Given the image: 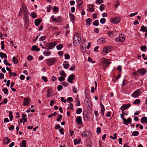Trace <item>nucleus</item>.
<instances>
[{
  "instance_id": "nucleus-25",
  "label": "nucleus",
  "mask_w": 147,
  "mask_h": 147,
  "mask_svg": "<svg viewBox=\"0 0 147 147\" xmlns=\"http://www.w3.org/2000/svg\"><path fill=\"white\" fill-rule=\"evenodd\" d=\"M30 16L33 18H35L36 17L37 15L35 12H32L31 13L30 15Z\"/></svg>"
},
{
  "instance_id": "nucleus-4",
  "label": "nucleus",
  "mask_w": 147,
  "mask_h": 147,
  "mask_svg": "<svg viewBox=\"0 0 147 147\" xmlns=\"http://www.w3.org/2000/svg\"><path fill=\"white\" fill-rule=\"evenodd\" d=\"M47 64L48 65L50 66L53 65L55 63L56 59L54 58H51L47 59Z\"/></svg>"
},
{
  "instance_id": "nucleus-56",
  "label": "nucleus",
  "mask_w": 147,
  "mask_h": 147,
  "mask_svg": "<svg viewBox=\"0 0 147 147\" xmlns=\"http://www.w3.org/2000/svg\"><path fill=\"white\" fill-rule=\"evenodd\" d=\"M73 92L74 93H76L77 92L78 90L74 86H73Z\"/></svg>"
},
{
  "instance_id": "nucleus-28",
  "label": "nucleus",
  "mask_w": 147,
  "mask_h": 147,
  "mask_svg": "<svg viewBox=\"0 0 147 147\" xmlns=\"http://www.w3.org/2000/svg\"><path fill=\"white\" fill-rule=\"evenodd\" d=\"M89 134V131H86L84 132L82 134V136L84 137H87L88 134Z\"/></svg>"
},
{
  "instance_id": "nucleus-1",
  "label": "nucleus",
  "mask_w": 147,
  "mask_h": 147,
  "mask_svg": "<svg viewBox=\"0 0 147 147\" xmlns=\"http://www.w3.org/2000/svg\"><path fill=\"white\" fill-rule=\"evenodd\" d=\"M81 40L80 35L78 33H76L73 37L74 45L77 47L80 45Z\"/></svg>"
},
{
  "instance_id": "nucleus-30",
  "label": "nucleus",
  "mask_w": 147,
  "mask_h": 147,
  "mask_svg": "<svg viewBox=\"0 0 147 147\" xmlns=\"http://www.w3.org/2000/svg\"><path fill=\"white\" fill-rule=\"evenodd\" d=\"M52 20L55 22L59 23L61 22V21L60 19H58L57 18H53Z\"/></svg>"
},
{
  "instance_id": "nucleus-27",
  "label": "nucleus",
  "mask_w": 147,
  "mask_h": 147,
  "mask_svg": "<svg viewBox=\"0 0 147 147\" xmlns=\"http://www.w3.org/2000/svg\"><path fill=\"white\" fill-rule=\"evenodd\" d=\"M2 90L5 94H8V90L6 88H3L2 89Z\"/></svg>"
},
{
  "instance_id": "nucleus-9",
  "label": "nucleus",
  "mask_w": 147,
  "mask_h": 147,
  "mask_svg": "<svg viewBox=\"0 0 147 147\" xmlns=\"http://www.w3.org/2000/svg\"><path fill=\"white\" fill-rule=\"evenodd\" d=\"M95 5L94 4H90L88 6V9H87V10L90 11V12H94V6Z\"/></svg>"
},
{
  "instance_id": "nucleus-14",
  "label": "nucleus",
  "mask_w": 147,
  "mask_h": 147,
  "mask_svg": "<svg viewBox=\"0 0 147 147\" xmlns=\"http://www.w3.org/2000/svg\"><path fill=\"white\" fill-rule=\"evenodd\" d=\"M57 42H52L49 43V47L50 49H52L56 46Z\"/></svg>"
},
{
  "instance_id": "nucleus-41",
  "label": "nucleus",
  "mask_w": 147,
  "mask_h": 147,
  "mask_svg": "<svg viewBox=\"0 0 147 147\" xmlns=\"http://www.w3.org/2000/svg\"><path fill=\"white\" fill-rule=\"evenodd\" d=\"M12 113L11 111H10L9 113V117L10 118V120L11 121L12 120V118H13V116L12 115Z\"/></svg>"
},
{
  "instance_id": "nucleus-6",
  "label": "nucleus",
  "mask_w": 147,
  "mask_h": 147,
  "mask_svg": "<svg viewBox=\"0 0 147 147\" xmlns=\"http://www.w3.org/2000/svg\"><path fill=\"white\" fill-rule=\"evenodd\" d=\"M113 49V48L111 47H105L103 49V51L106 53H108L111 52Z\"/></svg>"
},
{
  "instance_id": "nucleus-29",
  "label": "nucleus",
  "mask_w": 147,
  "mask_h": 147,
  "mask_svg": "<svg viewBox=\"0 0 147 147\" xmlns=\"http://www.w3.org/2000/svg\"><path fill=\"white\" fill-rule=\"evenodd\" d=\"M86 144L87 145H88V147H92V142L90 140H88L86 142Z\"/></svg>"
},
{
  "instance_id": "nucleus-21",
  "label": "nucleus",
  "mask_w": 147,
  "mask_h": 147,
  "mask_svg": "<svg viewBox=\"0 0 147 147\" xmlns=\"http://www.w3.org/2000/svg\"><path fill=\"white\" fill-rule=\"evenodd\" d=\"M74 144L75 145H76L79 144L80 142L81 139L80 138H78V140L76 138L74 139Z\"/></svg>"
},
{
  "instance_id": "nucleus-35",
  "label": "nucleus",
  "mask_w": 147,
  "mask_h": 147,
  "mask_svg": "<svg viewBox=\"0 0 147 147\" xmlns=\"http://www.w3.org/2000/svg\"><path fill=\"white\" fill-rule=\"evenodd\" d=\"M51 52L49 51H44L43 53V54L46 56L49 55L51 54Z\"/></svg>"
},
{
  "instance_id": "nucleus-37",
  "label": "nucleus",
  "mask_w": 147,
  "mask_h": 147,
  "mask_svg": "<svg viewBox=\"0 0 147 147\" xmlns=\"http://www.w3.org/2000/svg\"><path fill=\"white\" fill-rule=\"evenodd\" d=\"M60 75L63 76L64 77H66L65 74V73L64 71L63 70H61L59 73Z\"/></svg>"
},
{
  "instance_id": "nucleus-18",
  "label": "nucleus",
  "mask_w": 147,
  "mask_h": 147,
  "mask_svg": "<svg viewBox=\"0 0 147 147\" xmlns=\"http://www.w3.org/2000/svg\"><path fill=\"white\" fill-rule=\"evenodd\" d=\"M85 43L84 41H83L82 43L80 45L81 46V49L83 52H84L86 51V46H84L83 45Z\"/></svg>"
},
{
  "instance_id": "nucleus-31",
  "label": "nucleus",
  "mask_w": 147,
  "mask_h": 147,
  "mask_svg": "<svg viewBox=\"0 0 147 147\" xmlns=\"http://www.w3.org/2000/svg\"><path fill=\"white\" fill-rule=\"evenodd\" d=\"M76 1L77 2L78 5L80 7L82 3V0H76Z\"/></svg>"
},
{
  "instance_id": "nucleus-19",
  "label": "nucleus",
  "mask_w": 147,
  "mask_h": 147,
  "mask_svg": "<svg viewBox=\"0 0 147 147\" xmlns=\"http://www.w3.org/2000/svg\"><path fill=\"white\" fill-rule=\"evenodd\" d=\"M63 65L64 68L67 69L69 67V64L67 62L65 61L64 62Z\"/></svg>"
},
{
  "instance_id": "nucleus-43",
  "label": "nucleus",
  "mask_w": 147,
  "mask_h": 147,
  "mask_svg": "<svg viewBox=\"0 0 147 147\" xmlns=\"http://www.w3.org/2000/svg\"><path fill=\"white\" fill-rule=\"evenodd\" d=\"M45 49L47 50H50L49 47V43H47L45 45Z\"/></svg>"
},
{
  "instance_id": "nucleus-8",
  "label": "nucleus",
  "mask_w": 147,
  "mask_h": 147,
  "mask_svg": "<svg viewBox=\"0 0 147 147\" xmlns=\"http://www.w3.org/2000/svg\"><path fill=\"white\" fill-rule=\"evenodd\" d=\"M75 78V75L72 74L69 76L67 78V81L68 82L72 83H73V80H74Z\"/></svg>"
},
{
  "instance_id": "nucleus-22",
  "label": "nucleus",
  "mask_w": 147,
  "mask_h": 147,
  "mask_svg": "<svg viewBox=\"0 0 147 147\" xmlns=\"http://www.w3.org/2000/svg\"><path fill=\"white\" fill-rule=\"evenodd\" d=\"M141 121L142 123H147V117H144L141 119Z\"/></svg>"
},
{
  "instance_id": "nucleus-61",
  "label": "nucleus",
  "mask_w": 147,
  "mask_h": 147,
  "mask_svg": "<svg viewBox=\"0 0 147 147\" xmlns=\"http://www.w3.org/2000/svg\"><path fill=\"white\" fill-rule=\"evenodd\" d=\"M64 129L63 128H62L60 129H59V131L60 133L62 135H63L64 134V132H63Z\"/></svg>"
},
{
  "instance_id": "nucleus-10",
  "label": "nucleus",
  "mask_w": 147,
  "mask_h": 147,
  "mask_svg": "<svg viewBox=\"0 0 147 147\" xmlns=\"http://www.w3.org/2000/svg\"><path fill=\"white\" fill-rule=\"evenodd\" d=\"M121 18L119 17H116L113 18L111 20V22L113 24L117 23L119 22Z\"/></svg>"
},
{
  "instance_id": "nucleus-58",
  "label": "nucleus",
  "mask_w": 147,
  "mask_h": 147,
  "mask_svg": "<svg viewBox=\"0 0 147 147\" xmlns=\"http://www.w3.org/2000/svg\"><path fill=\"white\" fill-rule=\"evenodd\" d=\"M58 9H59L57 7L55 6L54 7L53 10L55 12H57L58 11Z\"/></svg>"
},
{
  "instance_id": "nucleus-20",
  "label": "nucleus",
  "mask_w": 147,
  "mask_h": 147,
  "mask_svg": "<svg viewBox=\"0 0 147 147\" xmlns=\"http://www.w3.org/2000/svg\"><path fill=\"white\" fill-rule=\"evenodd\" d=\"M86 25L89 26H90V24H91L92 23V20L90 18H88V19L86 21Z\"/></svg>"
},
{
  "instance_id": "nucleus-24",
  "label": "nucleus",
  "mask_w": 147,
  "mask_h": 147,
  "mask_svg": "<svg viewBox=\"0 0 147 147\" xmlns=\"http://www.w3.org/2000/svg\"><path fill=\"white\" fill-rule=\"evenodd\" d=\"M98 42H99L100 43H104L105 42V38H100L98 40Z\"/></svg>"
},
{
  "instance_id": "nucleus-2",
  "label": "nucleus",
  "mask_w": 147,
  "mask_h": 147,
  "mask_svg": "<svg viewBox=\"0 0 147 147\" xmlns=\"http://www.w3.org/2000/svg\"><path fill=\"white\" fill-rule=\"evenodd\" d=\"M20 9L24 15L25 19H27L28 15V11L27 10V7L24 4H22V7Z\"/></svg>"
},
{
  "instance_id": "nucleus-47",
  "label": "nucleus",
  "mask_w": 147,
  "mask_h": 147,
  "mask_svg": "<svg viewBox=\"0 0 147 147\" xmlns=\"http://www.w3.org/2000/svg\"><path fill=\"white\" fill-rule=\"evenodd\" d=\"M69 16L71 20V21H74V15L70 13L69 15Z\"/></svg>"
},
{
  "instance_id": "nucleus-60",
  "label": "nucleus",
  "mask_w": 147,
  "mask_h": 147,
  "mask_svg": "<svg viewBox=\"0 0 147 147\" xmlns=\"http://www.w3.org/2000/svg\"><path fill=\"white\" fill-rule=\"evenodd\" d=\"M67 100L69 102H71L73 101V98L71 97H69L67 98Z\"/></svg>"
},
{
  "instance_id": "nucleus-39",
  "label": "nucleus",
  "mask_w": 147,
  "mask_h": 147,
  "mask_svg": "<svg viewBox=\"0 0 147 147\" xmlns=\"http://www.w3.org/2000/svg\"><path fill=\"white\" fill-rule=\"evenodd\" d=\"M93 24L96 26H97L98 25L99 22L98 20L94 21L93 23Z\"/></svg>"
},
{
  "instance_id": "nucleus-7",
  "label": "nucleus",
  "mask_w": 147,
  "mask_h": 147,
  "mask_svg": "<svg viewBox=\"0 0 147 147\" xmlns=\"http://www.w3.org/2000/svg\"><path fill=\"white\" fill-rule=\"evenodd\" d=\"M85 103L87 107H90L92 105V102L90 99L87 97L84 100Z\"/></svg>"
},
{
  "instance_id": "nucleus-55",
  "label": "nucleus",
  "mask_w": 147,
  "mask_h": 147,
  "mask_svg": "<svg viewBox=\"0 0 147 147\" xmlns=\"http://www.w3.org/2000/svg\"><path fill=\"white\" fill-rule=\"evenodd\" d=\"M50 90L49 89L47 91V98H48L49 97H50L51 96H50Z\"/></svg>"
},
{
  "instance_id": "nucleus-45",
  "label": "nucleus",
  "mask_w": 147,
  "mask_h": 147,
  "mask_svg": "<svg viewBox=\"0 0 147 147\" xmlns=\"http://www.w3.org/2000/svg\"><path fill=\"white\" fill-rule=\"evenodd\" d=\"M69 106H70V107L67 108V109H70L72 110H73V104L72 103H70L68 105Z\"/></svg>"
},
{
  "instance_id": "nucleus-40",
  "label": "nucleus",
  "mask_w": 147,
  "mask_h": 147,
  "mask_svg": "<svg viewBox=\"0 0 147 147\" xmlns=\"http://www.w3.org/2000/svg\"><path fill=\"white\" fill-rule=\"evenodd\" d=\"M110 137L113 140L116 139L117 138V134L116 133H115L114 134V137H113L111 136H110Z\"/></svg>"
},
{
  "instance_id": "nucleus-5",
  "label": "nucleus",
  "mask_w": 147,
  "mask_h": 147,
  "mask_svg": "<svg viewBox=\"0 0 147 147\" xmlns=\"http://www.w3.org/2000/svg\"><path fill=\"white\" fill-rule=\"evenodd\" d=\"M101 62L103 64L107 65L111 63V62L110 61V59H107L105 58H103L102 59Z\"/></svg>"
},
{
  "instance_id": "nucleus-59",
  "label": "nucleus",
  "mask_w": 147,
  "mask_h": 147,
  "mask_svg": "<svg viewBox=\"0 0 147 147\" xmlns=\"http://www.w3.org/2000/svg\"><path fill=\"white\" fill-rule=\"evenodd\" d=\"M62 88L63 86L61 85H59L57 87V89L58 91H60Z\"/></svg>"
},
{
  "instance_id": "nucleus-46",
  "label": "nucleus",
  "mask_w": 147,
  "mask_h": 147,
  "mask_svg": "<svg viewBox=\"0 0 147 147\" xmlns=\"http://www.w3.org/2000/svg\"><path fill=\"white\" fill-rule=\"evenodd\" d=\"M46 38V37L45 36H41L39 38V40L40 41H42L45 40Z\"/></svg>"
},
{
  "instance_id": "nucleus-42",
  "label": "nucleus",
  "mask_w": 147,
  "mask_h": 147,
  "mask_svg": "<svg viewBox=\"0 0 147 147\" xmlns=\"http://www.w3.org/2000/svg\"><path fill=\"white\" fill-rule=\"evenodd\" d=\"M105 7V6L104 5V4H101L100 6L99 9L100 10L102 11L104 9V7Z\"/></svg>"
},
{
  "instance_id": "nucleus-49",
  "label": "nucleus",
  "mask_w": 147,
  "mask_h": 147,
  "mask_svg": "<svg viewBox=\"0 0 147 147\" xmlns=\"http://www.w3.org/2000/svg\"><path fill=\"white\" fill-rule=\"evenodd\" d=\"M83 116L84 120H87L88 119V117L87 116V115H85L84 114H83Z\"/></svg>"
},
{
  "instance_id": "nucleus-48",
  "label": "nucleus",
  "mask_w": 147,
  "mask_h": 147,
  "mask_svg": "<svg viewBox=\"0 0 147 147\" xmlns=\"http://www.w3.org/2000/svg\"><path fill=\"white\" fill-rule=\"evenodd\" d=\"M65 77L62 76L59 77L58 78V80L60 81H62L64 80L65 79Z\"/></svg>"
},
{
  "instance_id": "nucleus-13",
  "label": "nucleus",
  "mask_w": 147,
  "mask_h": 147,
  "mask_svg": "<svg viewBox=\"0 0 147 147\" xmlns=\"http://www.w3.org/2000/svg\"><path fill=\"white\" fill-rule=\"evenodd\" d=\"M3 143L7 144L10 142V140L8 137H6L3 140Z\"/></svg>"
},
{
  "instance_id": "nucleus-34",
  "label": "nucleus",
  "mask_w": 147,
  "mask_h": 147,
  "mask_svg": "<svg viewBox=\"0 0 147 147\" xmlns=\"http://www.w3.org/2000/svg\"><path fill=\"white\" fill-rule=\"evenodd\" d=\"M63 47V45L62 44H59L56 46V48L58 50H60Z\"/></svg>"
},
{
  "instance_id": "nucleus-11",
  "label": "nucleus",
  "mask_w": 147,
  "mask_h": 147,
  "mask_svg": "<svg viewBox=\"0 0 147 147\" xmlns=\"http://www.w3.org/2000/svg\"><path fill=\"white\" fill-rule=\"evenodd\" d=\"M30 100V99L29 98H24V102L23 104V105L25 106H27L29 105Z\"/></svg>"
},
{
  "instance_id": "nucleus-44",
  "label": "nucleus",
  "mask_w": 147,
  "mask_h": 147,
  "mask_svg": "<svg viewBox=\"0 0 147 147\" xmlns=\"http://www.w3.org/2000/svg\"><path fill=\"white\" fill-rule=\"evenodd\" d=\"M106 22V19L104 18H101L100 20V22L102 24H104Z\"/></svg>"
},
{
  "instance_id": "nucleus-36",
  "label": "nucleus",
  "mask_w": 147,
  "mask_h": 147,
  "mask_svg": "<svg viewBox=\"0 0 147 147\" xmlns=\"http://www.w3.org/2000/svg\"><path fill=\"white\" fill-rule=\"evenodd\" d=\"M138 134L139 132L137 131H134L132 134V135L133 136H136L138 135Z\"/></svg>"
},
{
  "instance_id": "nucleus-3",
  "label": "nucleus",
  "mask_w": 147,
  "mask_h": 147,
  "mask_svg": "<svg viewBox=\"0 0 147 147\" xmlns=\"http://www.w3.org/2000/svg\"><path fill=\"white\" fill-rule=\"evenodd\" d=\"M141 94V92L139 89L136 90L135 92L131 94V96L134 98H137Z\"/></svg>"
},
{
  "instance_id": "nucleus-33",
  "label": "nucleus",
  "mask_w": 147,
  "mask_h": 147,
  "mask_svg": "<svg viewBox=\"0 0 147 147\" xmlns=\"http://www.w3.org/2000/svg\"><path fill=\"white\" fill-rule=\"evenodd\" d=\"M146 27H145L144 26H142L141 27L140 30L141 31L145 32L146 31Z\"/></svg>"
},
{
  "instance_id": "nucleus-12",
  "label": "nucleus",
  "mask_w": 147,
  "mask_h": 147,
  "mask_svg": "<svg viewBox=\"0 0 147 147\" xmlns=\"http://www.w3.org/2000/svg\"><path fill=\"white\" fill-rule=\"evenodd\" d=\"M138 71L140 75L145 74L147 72L146 70L143 68L138 69Z\"/></svg>"
},
{
  "instance_id": "nucleus-23",
  "label": "nucleus",
  "mask_w": 147,
  "mask_h": 147,
  "mask_svg": "<svg viewBox=\"0 0 147 147\" xmlns=\"http://www.w3.org/2000/svg\"><path fill=\"white\" fill-rule=\"evenodd\" d=\"M119 37L120 38V41L121 42L124 41L125 40V38L124 37V35L123 34H121L119 35Z\"/></svg>"
},
{
  "instance_id": "nucleus-50",
  "label": "nucleus",
  "mask_w": 147,
  "mask_h": 147,
  "mask_svg": "<svg viewBox=\"0 0 147 147\" xmlns=\"http://www.w3.org/2000/svg\"><path fill=\"white\" fill-rule=\"evenodd\" d=\"M57 114V113L56 112H54L53 113H51L49 115H48V117L49 118H50L53 116H55Z\"/></svg>"
},
{
  "instance_id": "nucleus-57",
  "label": "nucleus",
  "mask_w": 147,
  "mask_h": 147,
  "mask_svg": "<svg viewBox=\"0 0 147 147\" xmlns=\"http://www.w3.org/2000/svg\"><path fill=\"white\" fill-rule=\"evenodd\" d=\"M22 147L26 146V141L25 140L22 141Z\"/></svg>"
},
{
  "instance_id": "nucleus-38",
  "label": "nucleus",
  "mask_w": 147,
  "mask_h": 147,
  "mask_svg": "<svg viewBox=\"0 0 147 147\" xmlns=\"http://www.w3.org/2000/svg\"><path fill=\"white\" fill-rule=\"evenodd\" d=\"M82 109L81 108H78L76 111V113L78 114H80L82 112Z\"/></svg>"
},
{
  "instance_id": "nucleus-64",
  "label": "nucleus",
  "mask_w": 147,
  "mask_h": 147,
  "mask_svg": "<svg viewBox=\"0 0 147 147\" xmlns=\"http://www.w3.org/2000/svg\"><path fill=\"white\" fill-rule=\"evenodd\" d=\"M43 80L45 82H46L47 81V77L45 76H43L42 77Z\"/></svg>"
},
{
  "instance_id": "nucleus-52",
  "label": "nucleus",
  "mask_w": 147,
  "mask_h": 147,
  "mask_svg": "<svg viewBox=\"0 0 147 147\" xmlns=\"http://www.w3.org/2000/svg\"><path fill=\"white\" fill-rule=\"evenodd\" d=\"M3 62L7 65L10 66L11 65V64L7 62V60L6 59L4 60Z\"/></svg>"
},
{
  "instance_id": "nucleus-53",
  "label": "nucleus",
  "mask_w": 147,
  "mask_h": 147,
  "mask_svg": "<svg viewBox=\"0 0 147 147\" xmlns=\"http://www.w3.org/2000/svg\"><path fill=\"white\" fill-rule=\"evenodd\" d=\"M65 59H69L70 58L69 55L68 54H66L65 55Z\"/></svg>"
},
{
  "instance_id": "nucleus-63",
  "label": "nucleus",
  "mask_w": 147,
  "mask_h": 147,
  "mask_svg": "<svg viewBox=\"0 0 147 147\" xmlns=\"http://www.w3.org/2000/svg\"><path fill=\"white\" fill-rule=\"evenodd\" d=\"M124 106L125 107V108L126 109H128L131 106V104L129 103L125 105H124Z\"/></svg>"
},
{
  "instance_id": "nucleus-54",
  "label": "nucleus",
  "mask_w": 147,
  "mask_h": 147,
  "mask_svg": "<svg viewBox=\"0 0 147 147\" xmlns=\"http://www.w3.org/2000/svg\"><path fill=\"white\" fill-rule=\"evenodd\" d=\"M103 1L102 0H97L95 1V3H99V4L103 3Z\"/></svg>"
},
{
  "instance_id": "nucleus-16",
  "label": "nucleus",
  "mask_w": 147,
  "mask_h": 147,
  "mask_svg": "<svg viewBox=\"0 0 147 147\" xmlns=\"http://www.w3.org/2000/svg\"><path fill=\"white\" fill-rule=\"evenodd\" d=\"M76 121L77 122L78 124L79 125L81 124L82 123V118L80 116H79L77 117Z\"/></svg>"
},
{
  "instance_id": "nucleus-51",
  "label": "nucleus",
  "mask_w": 147,
  "mask_h": 147,
  "mask_svg": "<svg viewBox=\"0 0 147 147\" xmlns=\"http://www.w3.org/2000/svg\"><path fill=\"white\" fill-rule=\"evenodd\" d=\"M107 34L109 36L111 37V36H113V31L108 32H107Z\"/></svg>"
},
{
  "instance_id": "nucleus-32",
  "label": "nucleus",
  "mask_w": 147,
  "mask_h": 147,
  "mask_svg": "<svg viewBox=\"0 0 147 147\" xmlns=\"http://www.w3.org/2000/svg\"><path fill=\"white\" fill-rule=\"evenodd\" d=\"M140 100L138 99H136L135 101H134L133 102V103L134 104H136L137 105H138L140 103Z\"/></svg>"
},
{
  "instance_id": "nucleus-15",
  "label": "nucleus",
  "mask_w": 147,
  "mask_h": 147,
  "mask_svg": "<svg viewBox=\"0 0 147 147\" xmlns=\"http://www.w3.org/2000/svg\"><path fill=\"white\" fill-rule=\"evenodd\" d=\"M42 21L41 19H36L34 21V23L36 26H38L40 24Z\"/></svg>"
},
{
  "instance_id": "nucleus-17",
  "label": "nucleus",
  "mask_w": 147,
  "mask_h": 147,
  "mask_svg": "<svg viewBox=\"0 0 147 147\" xmlns=\"http://www.w3.org/2000/svg\"><path fill=\"white\" fill-rule=\"evenodd\" d=\"M31 50L32 51H40V49L38 48L37 46L36 45H34L32 46L31 49Z\"/></svg>"
},
{
  "instance_id": "nucleus-62",
  "label": "nucleus",
  "mask_w": 147,
  "mask_h": 147,
  "mask_svg": "<svg viewBox=\"0 0 147 147\" xmlns=\"http://www.w3.org/2000/svg\"><path fill=\"white\" fill-rule=\"evenodd\" d=\"M146 48V47L145 46H142L140 47L141 50L142 51H144Z\"/></svg>"
},
{
  "instance_id": "nucleus-26",
  "label": "nucleus",
  "mask_w": 147,
  "mask_h": 147,
  "mask_svg": "<svg viewBox=\"0 0 147 147\" xmlns=\"http://www.w3.org/2000/svg\"><path fill=\"white\" fill-rule=\"evenodd\" d=\"M12 59V61L14 64H17L18 63V61L15 57H13Z\"/></svg>"
}]
</instances>
